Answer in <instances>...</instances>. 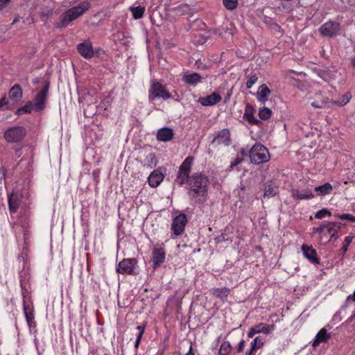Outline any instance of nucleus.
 I'll return each mask as SVG.
<instances>
[{
	"instance_id": "dca6fc26",
	"label": "nucleus",
	"mask_w": 355,
	"mask_h": 355,
	"mask_svg": "<svg viewBox=\"0 0 355 355\" xmlns=\"http://www.w3.org/2000/svg\"><path fill=\"white\" fill-rule=\"evenodd\" d=\"M301 248L304 257L306 258L311 263H320V259L317 257V252L312 246L303 244Z\"/></svg>"
},
{
	"instance_id": "680f3d73",
	"label": "nucleus",
	"mask_w": 355,
	"mask_h": 355,
	"mask_svg": "<svg viewBox=\"0 0 355 355\" xmlns=\"http://www.w3.org/2000/svg\"><path fill=\"white\" fill-rule=\"evenodd\" d=\"M17 19H14V21H12V24H15V22H17Z\"/></svg>"
},
{
	"instance_id": "5701e85b",
	"label": "nucleus",
	"mask_w": 355,
	"mask_h": 355,
	"mask_svg": "<svg viewBox=\"0 0 355 355\" xmlns=\"http://www.w3.org/2000/svg\"><path fill=\"white\" fill-rule=\"evenodd\" d=\"M22 89L17 84L12 86L8 93L9 98L15 102L20 101L22 98Z\"/></svg>"
},
{
	"instance_id": "4468645a",
	"label": "nucleus",
	"mask_w": 355,
	"mask_h": 355,
	"mask_svg": "<svg viewBox=\"0 0 355 355\" xmlns=\"http://www.w3.org/2000/svg\"><path fill=\"white\" fill-rule=\"evenodd\" d=\"M77 51L85 59H91L94 56L92 44L89 40L78 44Z\"/></svg>"
},
{
	"instance_id": "37998d69",
	"label": "nucleus",
	"mask_w": 355,
	"mask_h": 355,
	"mask_svg": "<svg viewBox=\"0 0 355 355\" xmlns=\"http://www.w3.org/2000/svg\"><path fill=\"white\" fill-rule=\"evenodd\" d=\"M326 216H331V213L327 209H322L315 214V218L318 219H322Z\"/></svg>"
},
{
	"instance_id": "bb28decb",
	"label": "nucleus",
	"mask_w": 355,
	"mask_h": 355,
	"mask_svg": "<svg viewBox=\"0 0 355 355\" xmlns=\"http://www.w3.org/2000/svg\"><path fill=\"white\" fill-rule=\"evenodd\" d=\"M8 207L11 213H15L19 206V200L17 195L12 193L8 197Z\"/></svg>"
},
{
	"instance_id": "7ed1b4c3",
	"label": "nucleus",
	"mask_w": 355,
	"mask_h": 355,
	"mask_svg": "<svg viewBox=\"0 0 355 355\" xmlns=\"http://www.w3.org/2000/svg\"><path fill=\"white\" fill-rule=\"evenodd\" d=\"M251 163L260 164L268 162L270 155L268 148L261 144H255L249 150L248 153Z\"/></svg>"
},
{
	"instance_id": "cd10ccee",
	"label": "nucleus",
	"mask_w": 355,
	"mask_h": 355,
	"mask_svg": "<svg viewBox=\"0 0 355 355\" xmlns=\"http://www.w3.org/2000/svg\"><path fill=\"white\" fill-rule=\"evenodd\" d=\"M343 224L340 222H327L326 223L327 234L331 235L335 233H338V231L342 227Z\"/></svg>"
},
{
	"instance_id": "bf43d9fd",
	"label": "nucleus",
	"mask_w": 355,
	"mask_h": 355,
	"mask_svg": "<svg viewBox=\"0 0 355 355\" xmlns=\"http://www.w3.org/2000/svg\"><path fill=\"white\" fill-rule=\"evenodd\" d=\"M103 105H105V103L103 101L101 102V106L103 107Z\"/></svg>"
},
{
	"instance_id": "20e7f679",
	"label": "nucleus",
	"mask_w": 355,
	"mask_h": 355,
	"mask_svg": "<svg viewBox=\"0 0 355 355\" xmlns=\"http://www.w3.org/2000/svg\"><path fill=\"white\" fill-rule=\"evenodd\" d=\"M193 160V157L188 156L180 166L175 180L178 185L182 186L185 184L188 180L190 179L191 176L189 175Z\"/></svg>"
},
{
	"instance_id": "5fc2aeb1",
	"label": "nucleus",
	"mask_w": 355,
	"mask_h": 355,
	"mask_svg": "<svg viewBox=\"0 0 355 355\" xmlns=\"http://www.w3.org/2000/svg\"><path fill=\"white\" fill-rule=\"evenodd\" d=\"M338 233L334 234V236H333V234L330 235V239L331 240L336 241L338 239Z\"/></svg>"
},
{
	"instance_id": "a211bd4d",
	"label": "nucleus",
	"mask_w": 355,
	"mask_h": 355,
	"mask_svg": "<svg viewBox=\"0 0 355 355\" xmlns=\"http://www.w3.org/2000/svg\"><path fill=\"white\" fill-rule=\"evenodd\" d=\"M221 99L218 93L214 92L207 96L199 98L198 102L203 106H212L219 103Z\"/></svg>"
},
{
	"instance_id": "e433bc0d",
	"label": "nucleus",
	"mask_w": 355,
	"mask_h": 355,
	"mask_svg": "<svg viewBox=\"0 0 355 355\" xmlns=\"http://www.w3.org/2000/svg\"><path fill=\"white\" fill-rule=\"evenodd\" d=\"M34 107V104L32 101H28L26 103L21 107L19 108L17 110V113L19 114H30Z\"/></svg>"
},
{
	"instance_id": "4d7b16f0",
	"label": "nucleus",
	"mask_w": 355,
	"mask_h": 355,
	"mask_svg": "<svg viewBox=\"0 0 355 355\" xmlns=\"http://www.w3.org/2000/svg\"><path fill=\"white\" fill-rule=\"evenodd\" d=\"M186 355H194L193 352H192V347L191 346L190 347L189 351L187 352V354Z\"/></svg>"
},
{
	"instance_id": "a18cd8bd",
	"label": "nucleus",
	"mask_w": 355,
	"mask_h": 355,
	"mask_svg": "<svg viewBox=\"0 0 355 355\" xmlns=\"http://www.w3.org/2000/svg\"><path fill=\"white\" fill-rule=\"evenodd\" d=\"M243 161V158L242 157H240L239 155H237L235 159H234L231 163H230V169L233 170L235 166L242 163Z\"/></svg>"
},
{
	"instance_id": "de8ad7c7",
	"label": "nucleus",
	"mask_w": 355,
	"mask_h": 355,
	"mask_svg": "<svg viewBox=\"0 0 355 355\" xmlns=\"http://www.w3.org/2000/svg\"><path fill=\"white\" fill-rule=\"evenodd\" d=\"M325 230H326V223L322 224V225H320V226H318L317 227H314L313 228V232L315 233L322 234V233H323L324 232Z\"/></svg>"
},
{
	"instance_id": "39448f33",
	"label": "nucleus",
	"mask_w": 355,
	"mask_h": 355,
	"mask_svg": "<svg viewBox=\"0 0 355 355\" xmlns=\"http://www.w3.org/2000/svg\"><path fill=\"white\" fill-rule=\"evenodd\" d=\"M26 135V130L22 126H12L8 128L3 134V138L8 143L21 141Z\"/></svg>"
},
{
	"instance_id": "b1692460",
	"label": "nucleus",
	"mask_w": 355,
	"mask_h": 355,
	"mask_svg": "<svg viewBox=\"0 0 355 355\" xmlns=\"http://www.w3.org/2000/svg\"><path fill=\"white\" fill-rule=\"evenodd\" d=\"M330 338V334L327 333V330L324 328H322L319 331L317 334L315 338L313 343V346H318L321 343H324L328 340Z\"/></svg>"
},
{
	"instance_id": "f257e3e1",
	"label": "nucleus",
	"mask_w": 355,
	"mask_h": 355,
	"mask_svg": "<svg viewBox=\"0 0 355 355\" xmlns=\"http://www.w3.org/2000/svg\"><path fill=\"white\" fill-rule=\"evenodd\" d=\"M188 184V195L195 204L203 205L208 199V178L201 173H195L186 182Z\"/></svg>"
},
{
	"instance_id": "4c0bfd02",
	"label": "nucleus",
	"mask_w": 355,
	"mask_h": 355,
	"mask_svg": "<svg viewBox=\"0 0 355 355\" xmlns=\"http://www.w3.org/2000/svg\"><path fill=\"white\" fill-rule=\"evenodd\" d=\"M24 311L26 321L29 326L34 323V314L32 311H28V307L24 303Z\"/></svg>"
},
{
	"instance_id": "49530a36",
	"label": "nucleus",
	"mask_w": 355,
	"mask_h": 355,
	"mask_svg": "<svg viewBox=\"0 0 355 355\" xmlns=\"http://www.w3.org/2000/svg\"><path fill=\"white\" fill-rule=\"evenodd\" d=\"M228 290H214V295L223 299L227 296Z\"/></svg>"
},
{
	"instance_id": "c756f323",
	"label": "nucleus",
	"mask_w": 355,
	"mask_h": 355,
	"mask_svg": "<svg viewBox=\"0 0 355 355\" xmlns=\"http://www.w3.org/2000/svg\"><path fill=\"white\" fill-rule=\"evenodd\" d=\"M256 330L257 334L263 333L268 334L273 329V325H268L266 323H259L253 326Z\"/></svg>"
},
{
	"instance_id": "9b49d317",
	"label": "nucleus",
	"mask_w": 355,
	"mask_h": 355,
	"mask_svg": "<svg viewBox=\"0 0 355 355\" xmlns=\"http://www.w3.org/2000/svg\"><path fill=\"white\" fill-rule=\"evenodd\" d=\"M216 144L217 146L223 145L224 146H229L231 144L230 132L228 129L225 128L218 131L215 134V137L211 141V144Z\"/></svg>"
},
{
	"instance_id": "58836bf2",
	"label": "nucleus",
	"mask_w": 355,
	"mask_h": 355,
	"mask_svg": "<svg viewBox=\"0 0 355 355\" xmlns=\"http://www.w3.org/2000/svg\"><path fill=\"white\" fill-rule=\"evenodd\" d=\"M277 194L276 189L270 184H267L265 187L264 197L271 198Z\"/></svg>"
},
{
	"instance_id": "79ce46f5",
	"label": "nucleus",
	"mask_w": 355,
	"mask_h": 355,
	"mask_svg": "<svg viewBox=\"0 0 355 355\" xmlns=\"http://www.w3.org/2000/svg\"><path fill=\"white\" fill-rule=\"evenodd\" d=\"M334 217L341 219V220H347L352 223L355 222V216L350 214H334Z\"/></svg>"
},
{
	"instance_id": "c85d7f7f",
	"label": "nucleus",
	"mask_w": 355,
	"mask_h": 355,
	"mask_svg": "<svg viewBox=\"0 0 355 355\" xmlns=\"http://www.w3.org/2000/svg\"><path fill=\"white\" fill-rule=\"evenodd\" d=\"M145 7L141 6H132L130 8V10L135 19H139L143 17L145 12Z\"/></svg>"
},
{
	"instance_id": "7c9ffc66",
	"label": "nucleus",
	"mask_w": 355,
	"mask_h": 355,
	"mask_svg": "<svg viewBox=\"0 0 355 355\" xmlns=\"http://www.w3.org/2000/svg\"><path fill=\"white\" fill-rule=\"evenodd\" d=\"M352 98V95L349 92L343 94L338 101H333L334 105L342 107L348 103Z\"/></svg>"
},
{
	"instance_id": "f03ea898",
	"label": "nucleus",
	"mask_w": 355,
	"mask_h": 355,
	"mask_svg": "<svg viewBox=\"0 0 355 355\" xmlns=\"http://www.w3.org/2000/svg\"><path fill=\"white\" fill-rule=\"evenodd\" d=\"M91 7V3L88 1H84L77 6L67 9L60 16V20L58 24L60 28L67 27L70 23L82 16Z\"/></svg>"
},
{
	"instance_id": "f3484780",
	"label": "nucleus",
	"mask_w": 355,
	"mask_h": 355,
	"mask_svg": "<svg viewBox=\"0 0 355 355\" xmlns=\"http://www.w3.org/2000/svg\"><path fill=\"white\" fill-rule=\"evenodd\" d=\"M202 80V77L200 73L196 72L185 73L182 78V80L189 85L196 86L200 83Z\"/></svg>"
},
{
	"instance_id": "603ef678",
	"label": "nucleus",
	"mask_w": 355,
	"mask_h": 355,
	"mask_svg": "<svg viewBox=\"0 0 355 355\" xmlns=\"http://www.w3.org/2000/svg\"><path fill=\"white\" fill-rule=\"evenodd\" d=\"M8 104V99L6 96L3 97L0 100V107L6 105Z\"/></svg>"
},
{
	"instance_id": "ddd939ff",
	"label": "nucleus",
	"mask_w": 355,
	"mask_h": 355,
	"mask_svg": "<svg viewBox=\"0 0 355 355\" xmlns=\"http://www.w3.org/2000/svg\"><path fill=\"white\" fill-rule=\"evenodd\" d=\"M256 110L254 106L250 103H247L245 107L243 119L246 120L250 125L260 127L262 125L261 121L254 117Z\"/></svg>"
},
{
	"instance_id": "412c9836",
	"label": "nucleus",
	"mask_w": 355,
	"mask_h": 355,
	"mask_svg": "<svg viewBox=\"0 0 355 355\" xmlns=\"http://www.w3.org/2000/svg\"><path fill=\"white\" fill-rule=\"evenodd\" d=\"M314 197L315 196L312 193V191L309 189L301 191L298 189L292 190V198L295 200H310Z\"/></svg>"
},
{
	"instance_id": "13d9d810",
	"label": "nucleus",
	"mask_w": 355,
	"mask_h": 355,
	"mask_svg": "<svg viewBox=\"0 0 355 355\" xmlns=\"http://www.w3.org/2000/svg\"><path fill=\"white\" fill-rule=\"evenodd\" d=\"M352 64L355 68V57L352 60Z\"/></svg>"
},
{
	"instance_id": "f8f14e48",
	"label": "nucleus",
	"mask_w": 355,
	"mask_h": 355,
	"mask_svg": "<svg viewBox=\"0 0 355 355\" xmlns=\"http://www.w3.org/2000/svg\"><path fill=\"white\" fill-rule=\"evenodd\" d=\"M311 105L314 108L323 109L332 107L334 103L332 100H330L327 96H324L321 93H317L315 100L311 102Z\"/></svg>"
},
{
	"instance_id": "6e6d98bb",
	"label": "nucleus",
	"mask_w": 355,
	"mask_h": 355,
	"mask_svg": "<svg viewBox=\"0 0 355 355\" xmlns=\"http://www.w3.org/2000/svg\"><path fill=\"white\" fill-rule=\"evenodd\" d=\"M255 352L254 350H252L250 349H249L247 352H246V355H255Z\"/></svg>"
},
{
	"instance_id": "473e14b6",
	"label": "nucleus",
	"mask_w": 355,
	"mask_h": 355,
	"mask_svg": "<svg viewBox=\"0 0 355 355\" xmlns=\"http://www.w3.org/2000/svg\"><path fill=\"white\" fill-rule=\"evenodd\" d=\"M258 114L261 120H268L272 116V111L266 107H263L259 109Z\"/></svg>"
},
{
	"instance_id": "423d86ee",
	"label": "nucleus",
	"mask_w": 355,
	"mask_h": 355,
	"mask_svg": "<svg viewBox=\"0 0 355 355\" xmlns=\"http://www.w3.org/2000/svg\"><path fill=\"white\" fill-rule=\"evenodd\" d=\"M171 98V94L166 90V87L159 82L152 83L148 91V98L153 101L156 98H162L164 101Z\"/></svg>"
},
{
	"instance_id": "72a5a7b5",
	"label": "nucleus",
	"mask_w": 355,
	"mask_h": 355,
	"mask_svg": "<svg viewBox=\"0 0 355 355\" xmlns=\"http://www.w3.org/2000/svg\"><path fill=\"white\" fill-rule=\"evenodd\" d=\"M353 239H354L353 236H348L345 237L344 242L343 243V246H342L341 249L340 250V254L341 256L343 257L345 254V253L347 252V251L348 250L349 245L352 243V242L353 241Z\"/></svg>"
},
{
	"instance_id": "ea45409f",
	"label": "nucleus",
	"mask_w": 355,
	"mask_h": 355,
	"mask_svg": "<svg viewBox=\"0 0 355 355\" xmlns=\"http://www.w3.org/2000/svg\"><path fill=\"white\" fill-rule=\"evenodd\" d=\"M223 3L226 9L232 10L237 7L238 0H223Z\"/></svg>"
},
{
	"instance_id": "393cba45",
	"label": "nucleus",
	"mask_w": 355,
	"mask_h": 355,
	"mask_svg": "<svg viewBox=\"0 0 355 355\" xmlns=\"http://www.w3.org/2000/svg\"><path fill=\"white\" fill-rule=\"evenodd\" d=\"M333 190V187L331 184L329 182H327L322 185L315 187L314 188V191H315L318 196H324L326 195H329L331 193Z\"/></svg>"
},
{
	"instance_id": "0eeeda50",
	"label": "nucleus",
	"mask_w": 355,
	"mask_h": 355,
	"mask_svg": "<svg viewBox=\"0 0 355 355\" xmlns=\"http://www.w3.org/2000/svg\"><path fill=\"white\" fill-rule=\"evenodd\" d=\"M50 88V82L45 81L42 89L37 94L34 98V109L37 112H40L45 108V104L47 99L48 93Z\"/></svg>"
},
{
	"instance_id": "052dcab7",
	"label": "nucleus",
	"mask_w": 355,
	"mask_h": 355,
	"mask_svg": "<svg viewBox=\"0 0 355 355\" xmlns=\"http://www.w3.org/2000/svg\"><path fill=\"white\" fill-rule=\"evenodd\" d=\"M103 105H105V103L103 101L101 102V106L103 107Z\"/></svg>"
},
{
	"instance_id": "4be33fe9",
	"label": "nucleus",
	"mask_w": 355,
	"mask_h": 355,
	"mask_svg": "<svg viewBox=\"0 0 355 355\" xmlns=\"http://www.w3.org/2000/svg\"><path fill=\"white\" fill-rule=\"evenodd\" d=\"M164 175L158 170L153 171L148 178V184L151 187L155 188L163 181Z\"/></svg>"
},
{
	"instance_id": "a19ab883",
	"label": "nucleus",
	"mask_w": 355,
	"mask_h": 355,
	"mask_svg": "<svg viewBox=\"0 0 355 355\" xmlns=\"http://www.w3.org/2000/svg\"><path fill=\"white\" fill-rule=\"evenodd\" d=\"M137 329L138 330V334L137 336V339H136V341H135V346L136 348L138 347L139 343H140V341H141V339L143 336V334H144V329H145V325H141V326H138L137 327Z\"/></svg>"
},
{
	"instance_id": "c03bdc74",
	"label": "nucleus",
	"mask_w": 355,
	"mask_h": 355,
	"mask_svg": "<svg viewBox=\"0 0 355 355\" xmlns=\"http://www.w3.org/2000/svg\"><path fill=\"white\" fill-rule=\"evenodd\" d=\"M175 10L178 14L184 15L189 10V6L187 4H181L175 8Z\"/></svg>"
},
{
	"instance_id": "a878e982",
	"label": "nucleus",
	"mask_w": 355,
	"mask_h": 355,
	"mask_svg": "<svg viewBox=\"0 0 355 355\" xmlns=\"http://www.w3.org/2000/svg\"><path fill=\"white\" fill-rule=\"evenodd\" d=\"M20 285L21 288L24 289L30 287V274L28 270H26L24 268L19 272Z\"/></svg>"
},
{
	"instance_id": "1a4fd4ad",
	"label": "nucleus",
	"mask_w": 355,
	"mask_h": 355,
	"mask_svg": "<svg viewBox=\"0 0 355 355\" xmlns=\"http://www.w3.org/2000/svg\"><path fill=\"white\" fill-rule=\"evenodd\" d=\"M136 264L137 260L135 258L123 259L119 263L116 270L122 275H133Z\"/></svg>"
},
{
	"instance_id": "864d4df0",
	"label": "nucleus",
	"mask_w": 355,
	"mask_h": 355,
	"mask_svg": "<svg viewBox=\"0 0 355 355\" xmlns=\"http://www.w3.org/2000/svg\"><path fill=\"white\" fill-rule=\"evenodd\" d=\"M237 155H239L240 157H242L243 159L245 156L248 155V153H247V151L245 150H244L243 148H242L239 153H238Z\"/></svg>"
},
{
	"instance_id": "f704fd0d",
	"label": "nucleus",
	"mask_w": 355,
	"mask_h": 355,
	"mask_svg": "<svg viewBox=\"0 0 355 355\" xmlns=\"http://www.w3.org/2000/svg\"><path fill=\"white\" fill-rule=\"evenodd\" d=\"M232 349V346L228 341H224L221 343L218 354L219 355H227L230 354Z\"/></svg>"
},
{
	"instance_id": "6ab92c4d",
	"label": "nucleus",
	"mask_w": 355,
	"mask_h": 355,
	"mask_svg": "<svg viewBox=\"0 0 355 355\" xmlns=\"http://www.w3.org/2000/svg\"><path fill=\"white\" fill-rule=\"evenodd\" d=\"M173 137L174 132L173 129L168 127H164L158 130L156 135L157 139L163 142H167L172 140Z\"/></svg>"
},
{
	"instance_id": "3c124183",
	"label": "nucleus",
	"mask_w": 355,
	"mask_h": 355,
	"mask_svg": "<svg viewBox=\"0 0 355 355\" xmlns=\"http://www.w3.org/2000/svg\"><path fill=\"white\" fill-rule=\"evenodd\" d=\"M245 347V340H241L238 345V352H241L243 350V348Z\"/></svg>"
},
{
	"instance_id": "2f4dec72",
	"label": "nucleus",
	"mask_w": 355,
	"mask_h": 355,
	"mask_svg": "<svg viewBox=\"0 0 355 355\" xmlns=\"http://www.w3.org/2000/svg\"><path fill=\"white\" fill-rule=\"evenodd\" d=\"M264 345V340L260 337H256L250 343V349L254 350L255 352L261 349Z\"/></svg>"
},
{
	"instance_id": "6e6552de",
	"label": "nucleus",
	"mask_w": 355,
	"mask_h": 355,
	"mask_svg": "<svg viewBox=\"0 0 355 355\" xmlns=\"http://www.w3.org/2000/svg\"><path fill=\"white\" fill-rule=\"evenodd\" d=\"M187 222L188 220L186 214L180 213L176 216L173 218L171 224V230L173 231V234L175 236L181 235L185 230Z\"/></svg>"
},
{
	"instance_id": "c9c22d12",
	"label": "nucleus",
	"mask_w": 355,
	"mask_h": 355,
	"mask_svg": "<svg viewBox=\"0 0 355 355\" xmlns=\"http://www.w3.org/2000/svg\"><path fill=\"white\" fill-rule=\"evenodd\" d=\"M246 87L250 89L257 83L258 80V76L255 73H251L246 77Z\"/></svg>"
},
{
	"instance_id": "09e8293b",
	"label": "nucleus",
	"mask_w": 355,
	"mask_h": 355,
	"mask_svg": "<svg viewBox=\"0 0 355 355\" xmlns=\"http://www.w3.org/2000/svg\"><path fill=\"white\" fill-rule=\"evenodd\" d=\"M12 0H0V10H2L8 6Z\"/></svg>"
},
{
	"instance_id": "2eb2a0df",
	"label": "nucleus",
	"mask_w": 355,
	"mask_h": 355,
	"mask_svg": "<svg viewBox=\"0 0 355 355\" xmlns=\"http://www.w3.org/2000/svg\"><path fill=\"white\" fill-rule=\"evenodd\" d=\"M165 252L163 248H155L152 252V261L153 268L159 267L165 261Z\"/></svg>"
},
{
	"instance_id": "aec40b11",
	"label": "nucleus",
	"mask_w": 355,
	"mask_h": 355,
	"mask_svg": "<svg viewBox=\"0 0 355 355\" xmlns=\"http://www.w3.org/2000/svg\"><path fill=\"white\" fill-rule=\"evenodd\" d=\"M271 94V90L269 89V87L266 84L261 85L256 94V97L257 101L264 104L268 98V96Z\"/></svg>"
},
{
	"instance_id": "8fccbe9b",
	"label": "nucleus",
	"mask_w": 355,
	"mask_h": 355,
	"mask_svg": "<svg viewBox=\"0 0 355 355\" xmlns=\"http://www.w3.org/2000/svg\"><path fill=\"white\" fill-rule=\"evenodd\" d=\"M257 334L255 329L252 326L251 328H250L248 332V336L249 338H252Z\"/></svg>"
},
{
	"instance_id": "9d476101",
	"label": "nucleus",
	"mask_w": 355,
	"mask_h": 355,
	"mask_svg": "<svg viewBox=\"0 0 355 355\" xmlns=\"http://www.w3.org/2000/svg\"><path fill=\"white\" fill-rule=\"evenodd\" d=\"M340 31L339 24L332 21H328L322 24L320 28L319 32L324 37H333L336 36Z\"/></svg>"
}]
</instances>
